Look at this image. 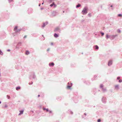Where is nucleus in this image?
Instances as JSON below:
<instances>
[{
  "mask_svg": "<svg viewBox=\"0 0 122 122\" xmlns=\"http://www.w3.org/2000/svg\"><path fill=\"white\" fill-rule=\"evenodd\" d=\"M71 87V86H67V88L68 89H69Z\"/></svg>",
  "mask_w": 122,
  "mask_h": 122,
  "instance_id": "nucleus-16",
  "label": "nucleus"
},
{
  "mask_svg": "<svg viewBox=\"0 0 122 122\" xmlns=\"http://www.w3.org/2000/svg\"><path fill=\"white\" fill-rule=\"evenodd\" d=\"M42 36H44L43 35H42Z\"/></svg>",
  "mask_w": 122,
  "mask_h": 122,
  "instance_id": "nucleus-36",
  "label": "nucleus"
},
{
  "mask_svg": "<svg viewBox=\"0 0 122 122\" xmlns=\"http://www.w3.org/2000/svg\"><path fill=\"white\" fill-rule=\"evenodd\" d=\"M112 5H111V7H112Z\"/></svg>",
  "mask_w": 122,
  "mask_h": 122,
  "instance_id": "nucleus-35",
  "label": "nucleus"
},
{
  "mask_svg": "<svg viewBox=\"0 0 122 122\" xmlns=\"http://www.w3.org/2000/svg\"><path fill=\"white\" fill-rule=\"evenodd\" d=\"M122 80H119V82H122Z\"/></svg>",
  "mask_w": 122,
  "mask_h": 122,
  "instance_id": "nucleus-23",
  "label": "nucleus"
},
{
  "mask_svg": "<svg viewBox=\"0 0 122 122\" xmlns=\"http://www.w3.org/2000/svg\"><path fill=\"white\" fill-rule=\"evenodd\" d=\"M43 4V3H42V4Z\"/></svg>",
  "mask_w": 122,
  "mask_h": 122,
  "instance_id": "nucleus-37",
  "label": "nucleus"
},
{
  "mask_svg": "<svg viewBox=\"0 0 122 122\" xmlns=\"http://www.w3.org/2000/svg\"><path fill=\"white\" fill-rule=\"evenodd\" d=\"M13 0H9V1H12Z\"/></svg>",
  "mask_w": 122,
  "mask_h": 122,
  "instance_id": "nucleus-31",
  "label": "nucleus"
},
{
  "mask_svg": "<svg viewBox=\"0 0 122 122\" xmlns=\"http://www.w3.org/2000/svg\"><path fill=\"white\" fill-rule=\"evenodd\" d=\"M95 47H96V49H98L99 48H98V46H95Z\"/></svg>",
  "mask_w": 122,
  "mask_h": 122,
  "instance_id": "nucleus-17",
  "label": "nucleus"
},
{
  "mask_svg": "<svg viewBox=\"0 0 122 122\" xmlns=\"http://www.w3.org/2000/svg\"><path fill=\"white\" fill-rule=\"evenodd\" d=\"M49 49H47V51H49Z\"/></svg>",
  "mask_w": 122,
  "mask_h": 122,
  "instance_id": "nucleus-30",
  "label": "nucleus"
},
{
  "mask_svg": "<svg viewBox=\"0 0 122 122\" xmlns=\"http://www.w3.org/2000/svg\"><path fill=\"white\" fill-rule=\"evenodd\" d=\"M7 51H10V50H7Z\"/></svg>",
  "mask_w": 122,
  "mask_h": 122,
  "instance_id": "nucleus-28",
  "label": "nucleus"
},
{
  "mask_svg": "<svg viewBox=\"0 0 122 122\" xmlns=\"http://www.w3.org/2000/svg\"><path fill=\"white\" fill-rule=\"evenodd\" d=\"M101 33L102 34V36H103L104 35V33H103L101 32Z\"/></svg>",
  "mask_w": 122,
  "mask_h": 122,
  "instance_id": "nucleus-20",
  "label": "nucleus"
},
{
  "mask_svg": "<svg viewBox=\"0 0 122 122\" xmlns=\"http://www.w3.org/2000/svg\"><path fill=\"white\" fill-rule=\"evenodd\" d=\"M38 97H40V95H38Z\"/></svg>",
  "mask_w": 122,
  "mask_h": 122,
  "instance_id": "nucleus-32",
  "label": "nucleus"
},
{
  "mask_svg": "<svg viewBox=\"0 0 122 122\" xmlns=\"http://www.w3.org/2000/svg\"><path fill=\"white\" fill-rule=\"evenodd\" d=\"M44 26H45V25H43V27H44Z\"/></svg>",
  "mask_w": 122,
  "mask_h": 122,
  "instance_id": "nucleus-33",
  "label": "nucleus"
},
{
  "mask_svg": "<svg viewBox=\"0 0 122 122\" xmlns=\"http://www.w3.org/2000/svg\"><path fill=\"white\" fill-rule=\"evenodd\" d=\"M80 6H81V5L80 4H79L78 5H77L76 6V7H77V8L79 7H80Z\"/></svg>",
  "mask_w": 122,
  "mask_h": 122,
  "instance_id": "nucleus-14",
  "label": "nucleus"
},
{
  "mask_svg": "<svg viewBox=\"0 0 122 122\" xmlns=\"http://www.w3.org/2000/svg\"><path fill=\"white\" fill-rule=\"evenodd\" d=\"M82 14L84 15L86 14L87 13V8L86 7H85L83 10L82 11Z\"/></svg>",
  "mask_w": 122,
  "mask_h": 122,
  "instance_id": "nucleus-1",
  "label": "nucleus"
},
{
  "mask_svg": "<svg viewBox=\"0 0 122 122\" xmlns=\"http://www.w3.org/2000/svg\"><path fill=\"white\" fill-rule=\"evenodd\" d=\"M54 5V3L53 2L52 4H51L50 5V6H51L52 7L53 5Z\"/></svg>",
  "mask_w": 122,
  "mask_h": 122,
  "instance_id": "nucleus-15",
  "label": "nucleus"
},
{
  "mask_svg": "<svg viewBox=\"0 0 122 122\" xmlns=\"http://www.w3.org/2000/svg\"><path fill=\"white\" fill-rule=\"evenodd\" d=\"M43 110H46L47 112L49 111L50 112H51L48 109H46L45 108H44L43 109Z\"/></svg>",
  "mask_w": 122,
  "mask_h": 122,
  "instance_id": "nucleus-11",
  "label": "nucleus"
},
{
  "mask_svg": "<svg viewBox=\"0 0 122 122\" xmlns=\"http://www.w3.org/2000/svg\"><path fill=\"white\" fill-rule=\"evenodd\" d=\"M29 54V52L28 51H26V52L25 53L27 55H28Z\"/></svg>",
  "mask_w": 122,
  "mask_h": 122,
  "instance_id": "nucleus-10",
  "label": "nucleus"
},
{
  "mask_svg": "<svg viewBox=\"0 0 122 122\" xmlns=\"http://www.w3.org/2000/svg\"><path fill=\"white\" fill-rule=\"evenodd\" d=\"M1 103V102L0 101V103Z\"/></svg>",
  "mask_w": 122,
  "mask_h": 122,
  "instance_id": "nucleus-34",
  "label": "nucleus"
},
{
  "mask_svg": "<svg viewBox=\"0 0 122 122\" xmlns=\"http://www.w3.org/2000/svg\"><path fill=\"white\" fill-rule=\"evenodd\" d=\"M54 63H50L49 64V65L50 66H54Z\"/></svg>",
  "mask_w": 122,
  "mask_h": 122,
  "instance_id": "nucleus-8",
  "label": "nucleus"
},
{
  "mask_svg": "<svg viewBox=\"0 0 122 122\" xmlns=\"http://www.w3.org/2000/svg\"><path fill=\"white\" fill-rule=\"evenodd\" d=\"M103 91H106V89H104L103 88Z\"/></svg>",
  "mask_w": 122,
  "mask_h": 122,
  "instance_id": "nucleus-27",
  "label": "nucleus"
},
{
  "mask_svg": "<svg viewBox=\"0 0 122 122\" xmlns=\"http://www.w3.org/2000/svg\"><path fill=\"white\" fill-rule=\"evenodd\" d=\"M120 78L119 77H118L117 78V79H120Z\"/></svg>",
  "mask_w": 122,
  "mask_h": 122,
  "instance_id": "nucleus-29",
  "label": "nucleus"
},
{
  "mask_svg": "<svg viewBox=\"0 0 122 122\" xmlns=\"http://www.w3.org/2000/svg\"><path fill=\"white\" fill-rule=\"evenodd\" d=\"M115 88L117 89H119V86L118 85H117L115 86Z\"/></svg>",
  "mask_w": 122,
  "mask_h": 122,
  "instance_id": "nucleus-4",
  "label": "nucleus"
},
{
  "mask_svg": "<svg viewBox=\"0 0 122 122\" xmlns=\"http://www.w3.org/2000/svg\"><path fill=\"white\" fill-rule=\"evenodd\" d=\"M0 54L1 55H2L3 54V53L0 50Z\"/></svg>",
  "mask_w": 122,
  "mask_h": 122,
  "instance_id": "nucleus-19",
  "label": "nucleus"
},
{
  "mask_svg": "<svg viewBox=\"0 0 122 122\" xmlns=\"http://www.w3.org/2000/svg\"><path fill=\"white\" fill-rule=\"evenodd\" d=\"M54 36L55 37H57L58 36V35L56 33L54 34Z\"/></svg>",
  "mask_w": 122,
  "mask_h": 122,
  "instance_id": "nucleus-7",
  "label": "nucleus"
},
{
  "mask_svg": "<svg viewBox=\"0 0 122 122\" xmlns=\"http://www.w3.org/2000/svg\"><path fill=\"white\" fill-rule=\"evenodd\" d=\"M101 121V120L100 119H99L97 120L98 122H100Z\"/></svg>",
  "mask_w": 122,
  "mask_h": 122,
  "instance_id": "nucleus-22",
  "label": "nucleus"
},
{
  "mask_svg": "<svg viewBox=\"0 0 122 122\" xmlns=\"http://www.w3.org/2000/svg\"><path fill=\"white\" fill-rule=\"evenodd\" d=\"M118 16L119 17H121L122 16V15L121 14H119L118 15Z\"/></svg>",
  "mask_w": 122,
  "mask_h": 122,
  "instance_id": "nucleus-21",
  "label": "nucleus"
},
{
  "mask_svg": "<svg viewBox=\"0 0 122 122\" xmlns=\"http://www.w3.org/2000/svg\"><path fill=\"white\" fill-rule=\"evenodd\" d=\"M117 36V35H116L115 36L112 35L111 36L112 38V39H113L116 36Z\"/></svg>",
  "mask_w": 122,
  "mask_h": 122,
  "instance_id": "nucleus-6",
  "label": "nucleus"
},
{
  "mask_svg": "<svg viewBox=\"0 0 122 122\" xmlns=\"http://www.w3.org/2000/svg\"><path fill=\"white\" fill-rule=\"evenodd\" d=\"M54 5V7H56V5H55V4H54V5Z\"/></svg>",
  "mask_w": 122,
  "mask_h": 122,
  "instance_id": "nucleus-25",
  "label": "nucleus"
},
{
  "mask_svg": "<svg viewBox=\"0 0 122 122\" xmlns=\"http://www.w3.org/2000/svg\"><path fill=\"white\" fill-rule=\"evenodd\" d=\"M58 29H59L58 28H56L55 29V30H54V31H56L58 30Z\"/></svg>",
  "mask_w": 122,
  "mask_h": 122,
  "instance_id": "nucleus-13",
  "label": "nucleus"
},
{
  "mask_svg": "<svg viewBox=\"0 0 122 122\" xmlns=\"http://www.w3.org/2000/svg\"><path fill=\"white\" fill-rule=\"evenodd\" d=\"M109 37V36L107 34H106V38L107 39Z\"/></svg>",
  "mask_w": 122,
  "mask_h": 122,
  "instance_id": "nucleus-9",
  "label": "nucleus"
},
{
  "mask_svg": "<svg viewBox=\"0 0 122 122\" xmlns=\"http://www.w3.org/2000/svg\"><path fill=\"white\" fill-rule=\"evenodd\" d=\"M27 36H25L24 37V38H26V37Z\"/></svg>",
  "mask_w": 122,
  "mask_h": 122,
  "instance_id": "nucleus-26",
  "label": "nucleus"
},
{
  "mask_svg": "<svg viewBox=\"0 0 122 122\" xmlns=\"http://www.w3.org/2000/svg\"><path fill=\"white\" fill-rule=\"evenodd\" d=\"M17 26H15L14 28V30L16 32H17L20 31V30H17Z\"/></svg>",
  "mask_w": 122,
  "mask_h": 122,
  "instance_id": "nucleus-2",
  "label": "nucleus"
},
{
  "mask_svg": "<svg viewBox=\"0 0 122 122\" xmlns=\"http://www.w3.org/2000/svg\"><path fill=\"white\" fill-rule=\"evenodd\" d=\"M100 87L101 88H103V86L101 84L100 85Z\"/></svg>",
  "mask_w": 122,
  "mask_h": 122,
  "instance_id": "nucleus-18",
  "label": "nucleus"
},
{
  "mask_svg": "<svg viewBox=\"0 0 122 122\" xmlns=\"http://www.w3.org/2000/svg\"><path fill=\"white\" fill-rule=\"evenodd\" d=\"M112 64V61H109L108 62V65L110 66Z\"/></svg>",
  "mask_w": 122,
  "mask_h": 122,
  "instance_id": "nucleus-3",
  "label": "nucleus"
},
{
  "mask_svg": "<svg viewBox=\"0 0 122 122\" xmlns=\"http://www.w3.org/2000/svg\"><path fill=\"white\" fill-rule=\"evenodd\" d=\"M20 87H17L16 88V89L17 90H18L20 89Z\"/></svg>",
  "mask_w": 122,
  "mask_h": 122,
  "instance_id": "nucleus-12",
  "label": "nucleus"
},
{
  "mask_svg": "<svg viewBox=\"0 0 122 122\" xmlns=\"http://www.w3.org/2000/svg\"><path fill=\"white\" fill-rule=\"evenodd\" d=\"M7 97H8V99H9V98H10V97L9 96H8V95H7Z\"/></svg>",
  "mask_w": 122,
  "mask_h": 122,
  "instance_id": "nucleus-24",
  "label": "nucleus"
},
{
  "mask_svg": "<svg viewBox=\"0 0 122 122\" xmlns=\"http://www.w3.org/2000/svg\"><path fill=\"white\" fill-rule=\"evenodd\" d=\"M20 113L19 114V115H20L21 114H23V110L21 111H20Z\"/></svg>",
  "mask_w": 122,
  "mask_h": 122,
  "instance_id": "nucleus-5",
  "label": "nucleus"
}]
</instances>
